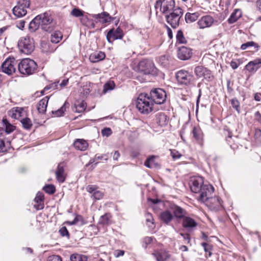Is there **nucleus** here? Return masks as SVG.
<instances>
[{"mask_svg": "<svg viewBox=\"0 0 261 261\" xmlns=\"http://www.w3.org/2000/svg\"><path fill=\"white\" fill-rule=\"evenodd\" d=\"M190 185L191 191L198 194L196 197L198 201L206 199L205 194L214 191V188L212 185L204 184L203 178L201 176L192 178Z\"/></svg>", "mask_w": 261, "mask_h": 261, "instance_id": "1", "label": "nucleus"}, {"mask_svg": "<svg viewBox=\"0 0 261 261\" xmlns=\"http://www.w3.org/2000/svg\"><path fill=\"white\" fill-rule=\"evenodd\" d=\"M153 102L147 94H140L136 101V107L139 112L147 114L153 110Z\"/></svg>", "mask_w": 261, "mask_h": 261, "instance_id": "2", "label": "nucleus"}, {"mask_svg": "<svg viewBox=\"0 0 261 261\" xmlns=\"http://www.w3.org/2000/svg\"><path fill=\"white\" fill-rule=\"evenodd\" d=\"M19 71L25 75L34 74L37 69V64L33 60L25 58L21 61L18 65Z\"/></svg>", "mask_w": 261, "mask_h": 261, "instance_id": "3", "label": "nucleus"}, {"mask_svg": "<svg viewBox=\"0 0 261 261\" xmlns=\"http://www.w3.org/2000/svg\"><path fill=\"white\" fill-rule=\"evenodd\" d=\"M18 47L21 53L30 55L35 49L34 39L29 36L22 37L18 40Z\"/></svg>", "mask_w": 261, "mask_h": 261, "instance_id": "4", "label": "nucleus"}, {"mask_svg": "<svg viewBox=\"0 0 261 261\" xmlns=\"http://www.w3.org/2000/svg\"><path fill=\"white\" fill-rule=\"evenodd\" d=\"M214 192L205 194L206 199L203 201H199L201 203H205L211 210L218 211L222 207V201L219 196L212 197L211 195Z\"/></svg>", "mask_w": 261, "mask_h": 261, "instance_id": "5", "label": "nucleus"}, {"mask_svg": "<svg viewBox=\"0 0 261 261\" xmlns=\"http://www.w3.org/2000/svg\"><path fill=\"white\" fill-rule=\"evenodd\" d=\"M182 14V10L180 8H177L174 9L170 14L166 16V21L173 28H176L179 25L180 19Z\"/></svg>", "mask_w": 261, "mask_h": 261, "instance_id": "6", "label": "nucleus"}, {"mask_svg": "<svg viewBox=\"0 0 261 261\" xmlns=\"http://www.w3.org/2000/svg\"><path fill=\"white\" fill-rule=\"evenodd\" d=\"M174 6V0H157L154 5L156 10L159 9L160 11L164 14L173 11Z\"/></svg>", "mask_w": 261, "mask_h": 261, "instance_id": "7", "label": "nucleus"}, {"mask_svg": "<svg viewBox=\"0 0 261 261\" xmlns=\"http://www.w3.org/2000/svg\"><path fill=\"white\" fill-rule=\"evenodd\" d=\"M149 97L153 102L161 105L165 101L167 95L164 90L156 88L150 91Z\"/></svg>", "mask_w": 261, "mask_h": 261, "instance_id": "8", "label": "nucleus"}, {"mask_svg": "<svg viewBox=\"0 0 261 261\" xmlns=\"http://www.w3.org/2000/svg\"><path fill=\"white\" fill-rule=\"evenodd\" d=\"M16 61L14 58H7L2 64L1 70L8 75H12L16 71Z\"/></svg>", "mask_w": 261, "mask_h": 261, "instance_id": "9", "label": "nucleus"}, {"mask_svg": "<svg viewBox=\"0 0 261 261\" xmlns=\"http://www.w3.org/2000/svg\"><path fill=\"white\" fill-rule=\"evenodd\" d=\"M176 77L179 84L185 85L189 84L193 79L192 74L184 70L178 71L176 73Z\"/></svg>", "mask_w": 261, "mask_h": 261, "instance_id": "10", "label": "nucleus"}, {"mask_svg": "<svg viewBox=\"0 0 261 261\" xmlns=\"http://www.w3.org/2000/svg\"><path fill=\"white\" fill-rule=\"evenodd\" d=\"M139 70L145 74H150L154 70L153 62L148 60H144L139 62L138 64Z\"/></svg>", "mask_w": 261, "mask_h": 261, "instance_id": "11", "label": "nucleus"}, {"mask_svg": "<svg viewBox=\"0 0 261 261\" xmlns=\"http://www.w3.org/2000/svg\"><path fill=\"white\" fill-rule=\"evenodd\" d=\"M124 36L123 31L119 28L116 29H112L109 30L107 35V39L109 43H112L117 39H121Z\"/></svg>", "mask_w": 261, "mask_h": 261, "instance_id": "12", "label": "nucleus"}, {"mask_svg": "<svg viewBox=\"0 0 261 261\" xmlns=\"http://www.w3.org/2000/svg\"><path fill=\"white\" fill-rule=\"evenodd\" d=\"M194 72L198 77H203L205 79L211 81L213 79L211 71L202 66H198L195 68Z\"/></svg>", "mask_w": 261, "mask_h": 261, "instance_id": "13", "label": "nucleus"}, {"mask_svg": "<svg viewBox=\"0 0 261 261\" xmlns=\"http://www.w3.org/2000/svg\"><path fill=\"white\" fill-rule=\"evenodd\" d=\"M215 20L213 17L210 15L202 16L197 22L199 28L203 29L211 27Z\"/></svg>", "mask_w": 261, "mask_h": 261, "instance_id": "14", "label": "nucleus"}, {"mask_svg": "<svg viewBox=\"0 0 261 261\" xmlns=\"http://www.w3.org/2000/svg\"><path fill=\"white\" fill-rule=\"evenodd\" d=\"M37 17H39V20L40 22V25H41L42 29L48 31L46 26L50 24L53 21L50 14L48 12H45L42 14L38 15Z\"/></svg>", "mask_w": 261, "mask_h": 261, "instance_id": "15", "label": "nucleus"}, {"mask_svg": "<svg viewBox=\"0 0 261 261\" xmlns=\"http://www.w3.org/2000/svg\"><path fill=\"white\" fill-rule=\"evenodd\" d=\"M260 67L261 60L258 58L248 62L245 66V69L250 73H255Z\"/></svg>", "mask_w": 261, "mask_h": 261, "instance_id": "16", "label": "nucleus"}, {"mask_svg": "<svg viewBox=\"0 0 261 261\" xmlns=\"http://www.w3.org/2000/svg\"><path fill=\"white\" fill-rule=\"evenodd\" d=\"M192 50L190 48L183 46L179 48L177 56L180 60H187L192 57Z\"/></svg>", "mask_w": 261, "mask_h": 261, "instance_id": "17", "label": "nucleus"}, {"mask_svg": "<svg viewBox=\"0 0 261 261\" xmlns=\"http://www.w3.org/2000/svg\"><path fill=\"white\" fill-rule=\"evenodd\" d=\"M64 163L59 164L55 172L56 178L59 182H63L65 180L66 173L64 170Z\"/></svg>", "mask_w": 261, "mask_h": 261, "instance_id": "18", "label": "nucleus"}, {"mask_svg": "<svg viewBox=\"0 0 261 261\" xmlns=\"http://www.w3.org/2000/svg\"><path fill=\"white\" fill-rule=\"evenodd\" d=\"M152 255L156 261H165L170 257L169 252L164 250H155Z\"/></svg>", "mask_w": 261, "mask_h": 261, "instance_id": "19", "label": "nucleus"}, {"mask_svg": "<svg viewBox=\"0 0 261 261\" xmlns=\"http://www.w3.org/2000/svg\"><path fill=\"white\" fill-rule=\"evenodd\" d=\"M169 118L164 113L160 112L155 116V122L161 126L167 125Z\"/></svg>", "mask_w": 261, "mask_h": 261, "instance_id": "20", "label": "nucleus"}, {"mask_svg": "<svg viewBox=\"0 0 261 261\" xmlns=\"http://www.w3.org/2000/svg\"><path fill=\"white\" fill-rule=\"evenodd\" d=\"M92 17L97 19L99 22L102 23L110 22L112 19V17L109 15V14L105 12L100 14H93L92 15Z\"/></svg>", "mask_w": 261, "mask_h": 261, "instance_id": "21", "label": "nucleus"}, {"mask_svg": "<svg viewBox=\"0 0 261 261\" xmlns=\"http://www.w3.org/2000/svg\"><path fill=\"white\" fill-rule=\"evenodd\" d=\"M24 112L23 108L16 107L11 109L9 111V114L12 118L18 119L23 116Z\"/></svg>", "mask_w": 261, "mask_h": 261, "instance_id": "22", "label": "nucleus"}, {"mask_svg": "<svg viewBox=\"0 0 261 261\" xmlns=\"http://www.w3.org/2000/svg\"><path fill=\"white\" fill-rule=\"evenodd\" d=\"M49 97L46 96L39 101L37 104V110L40 113L43 114L46 112Z\"/></svg>", "mask_w": 261, "mask_h": 261, "instance_id": "23", "label": "nucleus"}, {"mask_svg": "<svg viewBox=\"0 0 261 261\" xmlns=\"http://www.w3.org/2000/svg\"><path fill=\"white\" fill-rule=\"evenodd\" d=\"M106 55L103 52L99 51L91 54L89 57V60L92 63H96L104 59Z\"/></svg>", "mask_w": 261, "mask_h": 261, "instance_id": "24", "label": "nucleus"}, {"mask_svg": "<svg viewBox=\"0 0 261 261\" xmlns=\"http://www.w3.org/2000/svg\"><path fill=\"white\" fill-rule=\"evenodd\" d=\"M27 8L17 5L13 9V14L17 17L24 16L27 13Z\"/></svg>", "mask_w": 261, "mask_h": 261, "instance_id": "25", "label": "nucleus"}, {"mask_svg": "<svg viewBox=\"0 0 261 261\" xmlns=\"http://www.w3.org/2000/svg\"><path fill=\"white\" fill-rule=\"evenodd\" d=\"M88 146V143L83 139H76L74 142V147L81 151L86 150Z\"/></svg>", "mask_w": 261, "mask_h": 261, "instance_id": "26", "label": "nucleus"}, {"mask_svg": "<svg viewBox=\"0 0 261 261\" xmlns=\"http://www.w3.org/2000/svg\"><path fill=\"white\" fill-rule=\"evenodd\" d=\"M160 217L161 220L166 224H168L173 219V215L169 211L162 212Z\"/></svg>", "mask_w": 261, "mask_h": 261, "instance_id": "27", "label": "nucleus"}, {"mask_svg": "<svg viewBox=\"0 0 261 261\" xmlns=\"http://www.w3.org/2000/svg\"><path fill=\"white\" fill-rule=\"evenodd\" d=\"M195 221L190 217H185L183 219L182 226L186 228H191L197 226Z\"/></svg>", "mask_w": 261, "mask_h": 261, "instance_id": "28", "label": "nucleus"}, {"mask_svg": "<svg viewBox=\"0 0 261 261\" xmlns=\"http://www.w3.org/2000/svg\"><path fill=\"white\" fill-rule=\"evenodd\" d=\"M242 16V12L239 9H236L231 13L230 16L228 19L227 21L229 24H232L236 22Z\"/></svg>", "mask_w": 261, "mask_h": 261, "instance_id": "29", "label": "nucleus"}, {"mask_svg": "<svg viewBox=\"0 0 261 261\" xmlns=\"http://www.w3.org/2000/svg\"><path fill=\"white\" fill-rule=\"evenodd\" d=\"M44 200V195L43 193L38 192L35 198V201L38 203L37 205H35V207L39 210L43 208V201Z\"/></svg>", "mask_w": 261, "mask_h": 261, "instance_id": "30", "label": "nucleus"}, {"mask_svg": "<svg viewBox=\"0 0 261 261\" xmlns=\"http://www.w3.org/2000/svg\"><path fill=\"white\" fill-rule=\"evenodd\" d=\"M81 22L84 25L89 29H93L95 27L93 20L89 18L87 16H83L81 18Z\"/></svg>", "mask_w": 261, "mask_h": 261, "instance_id": "31", "label": "nucleus"}, {"mask_svg": "<svg viewBox=\"0 0 261 261\" xmlns=\"http://www.w3.org/2000/svg\"><path fill=\"white\" fill-rule=\"evenodd\" d=\"M39 25H40V22L39 20V17L37 16L30 22L29 31L31 32H35L38 29Z\"/></svg>", "mask_w": 261, "mask_h": 261, "instance_id": "32", "label": "nucleus"}, {"mask_svg": "<svg viewBox=\"0 0 261 261\" xmlns=\"http://www.w3.org/2000/svg\"><path fill=\"white\" fill-rule=\"evenodd\" d=\"M144 165L149 168H155L159 166V164L155 161V156H151L148 158L145 161Z\"/></svg>", "mask_w": 261, "mask_h": 261, "instance_id": "33", "label": "nucleus"}, {"mask_svg": "<svg viewBox=\"0 0 261 261\" xmlns=\"http://www.w3.org/2000/svg\"><path fill=\"white\" fill-rule=\"evenodd\" d=\"M111 215L109 213H106L101 216L99 219L98 223L102 225H107L111 223Z\"/></svg>", "mask_w": 261, "mask_h": 261, "instance_id": "34", "label": "nucleus"}, {"mask_svg": "<svg viewBox=\"0 0 261 261\" xmlns=\"http://www.w3.org/2000/svg\"><path fill=\"white\" fill-rule=\"evenodd\" d=\"M192 134L194 138L197 140L200 141L203 138V133L199 127H194L192 130Z\"/></svg>", "mask_w": 261, "mask_h": 261, "instance_id": "35", "label": "nucleus"}, {"mask_svg": "<svg viewBox=\"0 0 261 261\" xmlns=\"http://www.w3.org/2000/svg\"><path fill=\"white\" fill-rule=\"evenodd\" d=\"M173 212L175 217L177 218H182L185 214V211L181 207L175 206L173 208Z\"/></svg>", "mask_w": 261, "mask_h": 261, "instance_id": "36", "label": "nucleus"}, {"mask_svg": "<svg viewBox=\"0 0 261 261\" xmlns=\"http://www.w3.org/2000/svg\"><path fill=\"white\" fill-rule=\"evenodd\" d=\"M62 38V34L60 31H56L50 36V41L54 43H57Z\"/></svg>", "mask_w": 261, "mask_h": 261, "instance_id": "37", "label": "nucleus"}, {"mask_svg": "<svg viewBox=\"0 0 261 261\" xmlns=\"http://www.w3.org/2000/svg\"><path fill=\"white\" fill-rule=\"evenodd\" d=\"M249 47H254L256 50H258L259 48V46L256 43L253 41H248L242 44L241 46V49L242 50H245Z\"/></svg>", "mask_w": 261, "mask_h": 261, "instance_id": "38", "label": "nucleus"}, {"mask_svg": "<svg viewBox=\"0 0 261 261\" xmlns=\"http://www.w3.org/2000/svg\"><path fill=\"white\" fill-rule=\"evenodd\" d=\"M198 17V14L196 13H187L185 15V20L187 23H190L196 21Z\"/></svg>", "mask_w": 261, "mask_h": 261, "instance_id": "39", "label": "nucleus"}, {"mask_svg": "<svg viewBox=\"0 0 261 261\" xmlns=\"http://www.w3.org/2000/svg\"><path fill=\"white\" fill-rule=\"evenodd\" d=\"M3 122L5 127V132L6 133L10 134L15 129V127L10 124L7 119H3Z\"/></svg>", "mask_w": 261, "mask_h": 261, "instance_id": "40", "label": "nucleus"}, {"mask_svg": "<svg viewBox=\"0 0 261 261\" xmlns=\"http://www.w3.org/2000/svg\"><path fill=\"white\" fill-rule=\"evenodd\" d=\"M115 84L114 82L113 81H109L103 85V92L106 93L108 91L113 90L115 88Z\"/></svg>", "mask_w": 261, "mask_h": 261, "instance_id": "41", "label": "nucleus"}, {"mask_svg": "<svg viewBox=\"0 0 261 261\" xmlns=\"http://www.w3.org/2000/svg\"><path fill=\"white\" fill-rule=\"evenodd\" d=\"M71 261H87V257L85 255L74 254L70 256Z\"/></svg>", "mask_w": 261, "mask_h": 261, "instance_id": "42", "label": "nucleus"}, {"mask_svg": "<svg viewBox=\"0 0 261 261\" xmlns=\"http://www.w3.org/2000/svg\"><path fill=\"white\" fill-rule=\"evenodd\" d=\"M22 126L26 129H29L32 126V122L31 120L29 118H23L21 120Z\"/></svg>", "mask_w": 261, "mask_h": 261, "instance_id": "43", "label": "nucleus"}, {"mask_svg": "<svg viewBox=\"0 0 261 261\" xmlns=\"http://www.w3.org/2000/svg\"><path fill=\"white\" fill-rule=\"evenodd\" d=\"M177 41L179 43L186 44L187 43V40L184 36L183 32L181 30H178L176 34Z\"/></svg>", "mask_w": 261, "mask_h": 261, "instance_id": "44", "label": "nucleus"}, {"mask_svg": "<svg viewBox=\"0 0 261 261\" xmlns=\"http://www.w3.org/2000/svg\"><path fill=\"white\" fill-rule=\"evenodd\" d=\"M99 160H104L107 161L108 160V154H103L102 155L96 154L94 158L90 160V163H93Z\"/></svg>", "mask_w": 261, "mask_h": 261, "instance_id": "45", "label": "nucleus"}, {"mask_svg": "<svg viewBox=\"0 0 261 261\" xmlns=\"http://www.w3.org/2000/svg\"><path fill=\"white\" fill-rule=\"evenodd\" d=\"M86 106V103L85 101H82V102H80L79 104L76 105L75 111L76 112L82 113L85 110Z\"/></svg>", "mask_w": 261, "mask_h": 261, "instance_id": "46", "label": "nucleus"}, {"mask_svg": "<svg viewBox=\"0 0 261 261\" xmlns=\"http://www.w3.org/2000/svg\"><path fill=\"white\" fill-rule=\"evenodd\" d=\"M66 105L69 106V103L65 102L63 106L60 108V109L55 112L54 113L56 116H61L64 113V112L66 111Z\"/></svg>", "mask_w": 261, "mask_h": 261, "instance_id": "47", "label": "nucleus"}, {"mask_svg": "<svg viewBox=\"0 0 261 261\" xmlns=\"http://www.w3.org/2000/svg\"><path fill=\"white\" fill-rule=\"evenodd\" d=\"M43 190L46 193L49 194H53L56 191L55 187L53 185H46L43 187Z\"/></svg>", "mask_w": 261, "mask_h": 261, "instance_id": "48", "label": "nucleus"}, {"mask_svg": "<svg viewBox=\"0 0 261 261\" xmlns=\"http://www.w3.org/2000/svg\"><path fill=\"white\" fill-rule=\"evenodd\" d=\"M153 241V238L152 237H145L142 241V247L144 248H146L148 245L152 243Z\"/></svg>", "mask_w": 261, "mask_h": 261, "instance_id": "49", "label": "nucleus"}, {"mask_svg": "<svg viewBox=\"0 0 261 261\" xmlns=\"http://www.w3.org/2000/svg\"><path fill=\"white\" fill-rule=\"evenodd\" d=\"M231 104L232 107L236 110V111L240 113V102L239 100L234 98L231 99Z\"/></svg>", "mask_w": 261, "mask_h": 261, "instance_id": "50", "label": "nucleus"}, {"mask_svg": "<svg viewBox=\"0 0 261 261\" xmlns=\"http://www.w3.org/2000/svg\"><path fill=\"white\" fill-rule=\"evenodd\" d=\"M254 120L261 125V107L254 114Z\"/></svg>", "mask_w": 261, "mask_h": 261, "instance_id": "51", "label": "nucleus"}, {"mask_svg": "<svg viewBox=\"0 0 261 261\" xmlns=\"http://www.w3.org/2000/svg\"><path fill=\"white\" fill-rule=\"evenodd\" d=\"M17 5L28 8L30 5V2L29 0H17Z\"/></svg>", "mask_w": 261, "mask_h": 261, "instance_id": "52", "label": "nucleus"}, {"mask_svg": "<svg viewBox=\"0 0 261 261\" xmlns=\"http://www.w3.org/2000/svg\"><path fill=\"white\" fill-rule=\"evenodd\" d=\"M71 14L75 17H83L84 16L83 11L76 8H74L72 10Z\"/></svg>", "mask_w": 261, "mask_h": 261, "instance_id": "53", "label": "nucleus"}, {"mask_svg": "<svg viewBox=\"0 0 261 261\" xmlns=\"http://www.w3.org/2000/svg\"><path fill=\"white\" fill-rule=\"evenodd\" d=\"M103 193L97 190L95 192H94V193L92 194V196L95 200H99L103 197Z\"/></svg>", "mask_w": 261, "mask_h": 261, "instance_id": "54", "label": "nucleus"}, {"mask_svg": "<svg viewBox=\"0 0 261 261\" xmlns=\"http://www.w3.org/2000/svg\"><path fill=\"white\" fill-rule=\"evenodd\" d=\"M171 155L174 160H177L181 156V154L176 150H171Z\"/></svg>", "mask_w": 261, "mask_h": 261, "instance_id": "55", "label": "nucleus"}, {"mask_svg": "<svg viewBox=\"0 0 261 261\" xmlns=\"http://www.w3.org/2000/svg\"><path fill=\"white\" fill-rule=\"evenodd\" d=\"M112 133V130L110 128L106 127L101 130V134L103 136L108 137L110 136Z\"/></svg>", "mask_w": 261, "mask_h": 261, "instance_id": "56", "label": "nucleus"}, {"mask_svg": "<svg viewBox=\"0 0 261 261\" xmlns=\"http://www.w3.org/2000/svg\"><path fill=\"white\" fill-rule=\"evenodd\" d=\"M59 232L62 237L67 236L68 238L69 237V234L68 230L65 226L62 227L60 230Z\"/></svg>", "mask_w": 261, "mask_h": 261, "instance_id": "57", "label": "nucleus"}, {"mask_svg": "<svg viewBox=\"0 0 261 261\" xmlns=\"http://www.w3.org/2000/svg\"><path fill=\"white\" fill-rule=\"evenodd\" d=\"M58 84H59V81L54 82V83L50 84L49 85L45 87L44 89V90H48L50 89H58Z\"/></svg>", "mask_w": 261, "mask_h": 261, "instance_id": "58", "label": "nucleus"}, {"mask_svg": "<svg viewBox=\"0 0 261 261\" xmlns=\"http://www.w3.org/2000/svg\"><path fill=\"white\" fill-rule=\"evenodd\" d=\"M7 151V147L3 138L0 136V152Z\"/></svg>", "mask_w": 261, "mask_h": 261, "instance_id": "59", "label": "nucleus"}, {"mask_svg": "<svg viewBox=\"0 0 261 261\" xmlns=\"http://www.w3.org/2000/svg\"><path fill=\"white\" fill-rule=\"evenodd\" d=\"M86 190L87 192L90 193H94L96 190H97V187L94 185H88L86 187Z\"/></svg>", "mask_w": 261, "mask_h": 261, "instance_id": "60", "label": "nucleus"}, {"mask_svg": "<svg viewBox=\"0 0 261 261\" xmlns=\"http://www.w3.org/2000/svg\"><path fill=\"white\" fill-rule=\"evenodd\" d=\"M47 261H62V260L60 256L53 255L48 257Z\"/></svg>", "mask_w": 261, "mask_h": 261, "instance_id": "61", "label": "nucleus"}, {"mask_svg": "<svg viewBox=\"0 0 261 261\" xmlns=\"http://www.w3.org/2000/svg\"><path fill=\"white\" fill-rule=\"evenodd\" d=\"M25 23V21L24 20H20L16 22V27L20 30H23Z\"/></svg>", "mask_w": 261, "mask_h": 261, "instance_id": "62", "label": "nucleus"}, {"mask_svg": "<svg viewBox=\"0 0 261 261\" xmlns=\"http://www.w3.org/2000/svg\"><path fill=\"white\" fill-rule=\"evenodd\" d=\"M201 245L204 248V251L205 252H208L209 253V256H211V254H212V253L210 252L211 246L208 244H207L206 243H202L201 244Z\"/></svg>", "mask_w": 261, "mask_h": 261, "instance_id": "63", "label": "nucleus"}, {"mask_svg": "<svg viewBox=\"0 0 261 261\" xmlns=\"http://www.w3.org/2000/svg\"><path fill=\"white\" fill-rule=\"evenodd\" d=\"M153 219L152 218V215L149 213L147 214H146V222L147 223V225H148V226L149 227H151V226L149 225V223H150L151 224H153Z\"/></svg>", "mask_w": 261, "mask_h": 261, "instance_id": "64", "label": "nucleus"}]
</instances>
